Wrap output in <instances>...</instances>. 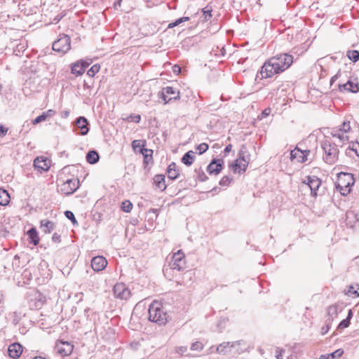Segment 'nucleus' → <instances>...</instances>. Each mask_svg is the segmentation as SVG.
Segmentation results:
<instances>
[{
	"label": "nucleus",
	"instance_id": "obj_1",
	"mask_svg": "<svg viewBox=\"0 0 359 359\" xmlns=\"http://www.w3.org/2000/svg\"><path fill=\"white\" fill-rule=\"evenodd\" d=\"M293 62V56L287 53L276 55L266 60L262 67V77L269 78L288 69Z\"/></svg>",
	"mask_w": 359,
	"mask_h": 359
},
{
	"label": "nucleus",
	"instance_id": "obj_2",
	"mask_svg": "<svg viewBox=\"0 0 359 359\" xmlns=\"http://www.w3.org/2000/svg\"><path fill=\"white\" fill-rule=\"evenodd\" d=\"M149 319L160 325H165L167 322V314L163 310L162 305L157 301H154L149 308Z\"/></svg>",
	"mask_w": 359,
	"mask_h": 359
},
{
	"label": "nucleus",
	"instance_id": "obj_3",
	"mask_svg": "<svg viewBox=\"0 0 359 359\" xmlns=\"http://www.w3.org/2000/svg\"><path fill=\"white\" fill-rule=\"evenodd\" d=\"M321 147L325 153L324 161L330 165L335 163L338 160L339 153L337 144H332L330 141L325 140L322 143Z\"/></svg>",
	"mask_w": 359,
	"mask_h": 359
},
{
	"label": "nucleus",
	"instance_id": "obj_4",
	"mask_svg": "<svg viewBox=\"0 0 359 359\" xmlns=\"http://www.w3.org/2000/svg\"><path fill=\"white\" fill-rule=\"evenodd\" d=\"M354 184V179L352 174L341 172L338 176L336 183L337 189L343 196H346L351 191V187Z\"/></svg>",
	"mask_w": 359,
	"mask_h": 359
},
{
	"label": "nucleus",
	"instance_id": "obj_5",
	"mask_svg": "<svg viewBox=\"0 0 359 359\" xmlns=\"http://www.w3.org/2000/svg\"><path fill=\"white\" fill-rule=\"evenodd\" d=\"M351 130L350 121L345 120L342 123L341 126H339V129L334 130L331 135L333 137H337L339 139V142L342 144L346 141H348L349 136L347 135Z\"/></svg>",
	"mask_w": 359,
	"mask_h": 359
},
{
	"label": "nucleus",
	"instance_id": "obj_6",
	"mask_svg": "<svg viewBox=\"0 0 359 359\" xmlns=\"http://www.w3.org/2000/svg\"><path fill=\"white\" fill-rule=\"evenodd\" d=\"M70 48L71 39L66 34L60 35V38L53 43V50L62 54L67 53Z\"/></svg>",
	"mask_w": 359,
	"mask_h": 359
},
{
	"label": "nucleus",
	"instance_id": "obj_7",
	"mask_svg": "<svg viewBox=\"0 0 359 359\" xmlns=\"http://www.w3.org/2000/svg\"><path fill=\"white\" fill-rule=\"evenodd\" d=\"M79 186V180L77 178L69 179L62 184L60 191L65 195L72 194Z\"/></svg>",
	"mask_w": 359,
	"mask_h": 359
},
{
	"label": "nucleus",
	"instance_id": "obj_8",
	"mask_svg": "<svg viewBox=\"0 0 359 359\" xmlns=\"http://www.w3.org/2000/svg\"><path fill=\"white\" fill-rule=\"evenodd\" d=\"M161 97L164 100L165 104H166L172 99H180V92L172 87L167 86L163 88L161 92Z\"/></svg>",
	"mask_w": 359,
	"mask_h": 359
},
{
	"label": "nucleus",
	"instance_id": "obj_9",
	"mask_svg": "<svg viewBox=\"0 0 359 359\" xmlns=\"http://www.w3.org/2000/svg\"><path fill=\"white\" fill-rule=\"evenodd\" d=\"M114 294L120 299H128L130 296V290L123 283H117L114 286Z\"/></svg>",
	"mask_w": 359,
	"mask_h": 359
},
{
	"label": "nucleus",
	"instance_id": "obj_10",
	"mask_svg": "<svg viewBox=\"0 0 359 359\" xmlns=\"http://www.w3.org/2000/svg\"><path fill=\"white\" fill-rule=\"evenodd\" d=\"M73 345L67 341H59L55 344V349L57 353L66 356L72 352Z\"/></svg>",
	"mask_w": 359,
	"mask_h": 359
},
{
	"label": "nucleus",
	"instance_id": "obj_11",
	"mask_svg": "<svg viewBox=\"0 0 359 359\" xmlns=\"http://www.w3.org/2000/svg\"><path fill=\"white\" fill-rule=\"evenodd\" d=\"M184 255L182 250H178L173 255L172 269L177 271L183 270L185 267Z\"/></svg>",
	"mask_w": 359,
	"mask_h": 359
},
{
	"label": "nucleus",
	"instance_id": "obj_12",
	"mask_svg": "<svg viewBox=\"0 0 359 359\" xmlns=\"http://www.w3.org/2000/svg\"><path fill=\"white\" fill-rule=\"evenodd\" d=\"M224 167V160L213 159L207 168V171L210 175H218Z\"/></svg>",
	"mask_w": 359,
	"mask_h": 359
},
{
	"label": "nucleus",
	"instance_id": "obj_13",
	"mask_svg": "<svg viewBox=\"0 0 359 359\" xmlns=\"http://www.w3.org/2000/svg\"><path fill=\"white\" fill-rule=\"evenodd\" d=\"M306 185L310 188L311 194L316 196L317 191L321 185V180L316 176H309Z\"/></svg>",
	"mask_w": 359,
	"mask_h": 359
},
{
	"label": "nucleus",
	"instance_id": "obj_14",
	"mask_svg": "<svg viewBox=\"0 0 359 359\" xmlns=\"http://www.w3.org/2000/svg\"><path fill=\"white\" fill-rule=\"evenodd\" d=\"M339 90L341 92L346 91L355 93L359 91V84L357 80L353 81L351 79H349L345 83L339 84Z\"/></svg>",
	"mask_w": 359,
	"mask_h": 359
},
{
	"label": "nucleus",
	"instance_id": "obj_15",
	"mask_svg": "<svg viewBox=\"0 0 359 359\" xmlns=\"http://www.w3.org/2000/svg\"><path fill=\"white\" fill-rule=\"evenodd\" d=\"M107 265L106 259L102 256H97L91 260V267L95 271H102Z\"/></svg>",
	"mask_w": 359,
	"mask_h": 359
},
{
	"label": "nucleus",
	"instance_id": "obj_16",
	"mask_svg": "<svg viewBox=\"0 0 359 359\" xmlns=\"http://www.w3.org/2000/svg\"><path fill=\"white\" fill-rule=\"evenodd\" d=\"M22 345L17 342L11 344L8 348V355L13 359L18 358L22 353Z\"/></svg>",
	"mask_w": 359,
	"mask_h": 359
},
{
	"label": "nucleus",
	"instance_id": "obj_17",
	"mask_svg": "<svg viewBox=\"0 0 359 359\" xmlns=\"http://www.w3.org/2000/svg\"><path fill=\"white\" fill-rule=\"evenodd\" d=\"M50 161L47 158L38 156L34 161L35 168L41 171H47L50 168Z\"/></svg>",
	"mask_w": 359,
	"mask_h": 359
},
{
	"label": "nucleus",
	"instance_id": "obj_18",
	"mask_svg": "<svg viewBox=\"0 0 359 359\" xmlns=\"http://www.w3.org/2000/svg\"><path fill=\"white\" fill-rule=\"evenodd\" d=\"M309 153V150H300L296 147L294 150L291 151L290 158L292 160L297 159L298 162H305L307 160V154Z\"/></svg>",
	"mask_w": 359,
	"mask_h": 359
},
{
	"label": "nucleus",
	"instance_id": "obj_19",
	"mask_svg": "<svg viewBox=\"0 0 359 359\" xmlns=\"http://www.w3.org/2000/svg\"><path fill=\"white\" fill-rule=\"evenodd\" d=\"M89 63H85L83 61L75 62L72 66V73L76 76L82 75Z\"/></svg>",
	"mask_w": 359,
	"mask_h": 359
},
{
	"label": "nucleus",
	"instance_id": "obj_20",
	"mask_svg": "<svg viewBox=\"0 0 359 359\" xmlns=\"http://www.w3.org/2000/svg\"><path fill=\"white\" fill-rule=\"evenodd\" d=\"M75 124L78 128L81 129L80 134L81 135H86L88 134L89 131L88 121L84 116H80L76 118Z\"/></svg>",
	"mask_w": 359,
	"mask_h": 359
},
{
	"label": "nucleus",
	"instance_id": "obj_21",
	"mask_svg": "<svg viewBox=\"0 0 359 359\" xmlns=\"http://www.w3.org/2000/svg\"><path fill=\"white\" fill-rule=\"evenodd\" d=\"M154 183L161 191H164L166 189V184L165 181V175H156L154 177Z\"/></svg>",
	"mask_w": 359,
	"mask_h": 359
},
{
	"label": "nucleus",
	"instance_id": "obj_22",
	"mask_svg": "<svg viewBox=\"0 0 359 359\" xmlns=\"http://www.w3.org/2000/svg\"><path fill=\"white\" fill-rule=\"evenodd\" d=\"M339 313V307L337 305H332L327 308V322L332 323L335 318L337 317Z\"/></svg>",
	"mask_w": 359,
	"mask_h": 359
},
{
	"label": "nucleus",
	"instance_id": "obj_23",
	"mask_svg": "<svg viewBox=\"0 0 359 359\" xmlns=\"http://www.w3.org/2000/svg\"><path fill=\"white\" fill-rule=\"evenodd\" d=\"M40 224V227L45 233H50L55 228V224L48 219L41 220Z\"/></svg>",
	"mask_w": 359,
	"mask_h": 359
},
{
	"label": "nucleus",
	"instance_id": "obj_24",
	"mask_svg": "<svg viewBox=\"0 0 359 359\" xmlns=\"http://www.w3.org/2000/svg\"><path fill=\"white\" fill-rule=\"evenodd\" d=\"M168 178L170 180H175L179 175V172L177 170V165L175 163H171L167 170Z\"/></svg>",
	"mask_w": 359,
	"mask_h": 359
},
{
	"label": "nucleus",
	"instance_id": "obj_25",
	"mask_svg": "<svg viewBox=\"0 0 359 359\" xmlns=\"http://www.w3.org/2000/svg\"><path fill=\"white\" fill-rule=\"evenodd\" d=\"M27 236L29 237L30 243H32L34 245H36L39 244V238L38 233L34 228H31L27 231Z\"/></svg>",
	"mask_w": 359,
	"mask_h": 359
},
{
	"label": "nucleus",
	"instance_id": "obj_26",
	"mask_svg": "<svg viewBox=\"0 0 359 359\" xmlns=\"http://www.w3.org/2000/svg\"><path fill=\"white\" fill-rule=\"evenodd\" d=\"M237 160L242 161L245 163H249L250 156L248 154L247 148L245 145H242L238 152V158Z\"/></svg>",
	"mask_w": 359,
	"mask_h": 359
},
{
	"label": "nucleus",
	"instance_id": "obj_27",
	"mask_svg": "<svg viewBox=\"0 0 359 359\" xmlns=\"http://www.w3.org/2000/svg\"><path fill=\"white\" fill-rule=\"evenodd\" d=\"M100 156L96 151H90L86 155V161L90 164H95L99 161Z\"/></svg>",
	"mask_w": 359,
	"mask_h": 359
},
{
	"label": "nucleus",
	"instance_id": "obj_28",
	"mask_svg": "<svg viewBox=\"0 0 359 359\" xmlns=\"http://www.w3.org/2000/svg\"><path fill=\"white\" fill-rule=\"evenodd\" d=\"M248 163L242 161L236 160L233 165V170L234 172H240L245 171L248 167Z\"/></svg>",
	"mask_w": 359,
	"mask_h": 359
},
{
	"label": "nucleus",
	"instance_id": "obj_29",
	"mask_svg": "<svg viewBox=\"0 0 359 359\" xmlns=\"http://www.w3.org/2000/svg\"><path fill=\"white\" fill-rule=\"evenodd\" d=\"M194 152L193 151H189L182 158V162L186 165H191L194 159Z\"/></svg>",
	"mask_w": 359,
	"mask_h": 359
},
{
	"label": "nucleus",
	"instance_id": "obj_30",
	"mask_svg": "<svg viewBox=\"0 0 359 359\" xmlns=\"http://www.w3.org/2000/svg\"><path fill=\"white\" fill-rule=\"evenodd\" d=\"M10 201V196L8 191L4 189H0V205H6Z\"/></svg>",
	"mask_w": 359,
	"mask_h": 359
},
{
	"label": "nucleus",
	"instance_id": "obj_31",
	"mask_svg": "<svg viewBox=\"0 0 359 359\" xmlns=\"http://www.w3.org/2000/svg\"><path fill=\"white\" fill-rule=\"evenodd\" d=\"M354 152L358 156H359V142H351L348 147L346 150V155H351V152Z\"/></svg>",
	"mask_w": 359,
	"mask_h": 359
},
{
	"label": "nucleus",
	"instance_id": "obj_32",
	"mask_svg": "<svg viewBox=\"0 0 359 359\" xmlns=\"http://www.w3.org/2000/svg\"><path fill=\"white\" fill-rule=\"evenodd\" d=\"M140 151L144 156V163H148V162L152 159V154H153L152 149H149L143 147V148L140 149Z\"/></svg>",
	"mask_w": 359,
	"mask_h": 359
},
{
	"label": "nucleus",
	"instance_id": "obj_33",
	"mask_svg": "<svg viewBox=\"0 0 359 359\" xmlns=\"http://www.w3.org/2000/svg\"><path fill=\"white\" fill-rule=\"evenodd\" d=\"M356 221L359 220V217L358 215L355 213L354 211H348L346 213V223L350 225L351 227L354 226L353 220Z\"/></svg>",
	"mask_w": 359,
	"mask_h": 359
},
{
	"label": "nucleus",
	"instance_id": "obj_34",
	"mask_svg": "<svg viewBox=\"0 0 359 359\" xmlns=\"http://www.w3.org/2000/svg\"><path fill=\"white\" fill-rule=\"evenodd\" d=\"M344 351L341 349H338L332 353L327 355H322L319 359H335L342 355Z\"/></svg>",
	"mask_w": 359,
	"mask_h": 359
},
{
	"label": "nucleus",
	"instance_id": "obj_35",
	"mask_svg": "<svg viewBox=\"0 0 359 359\" xmlns=\"http://www.w3.org/2000/svg\"><path fill=\"white\" fill-rule=\"evenodd\" d=\"M232 347V346H230L229 342H224L221 344H219L217 348L216 351L217 353L219 354H226L227 351H230V348Z\"/></svg>",
	"mask_w": 359,
	"mask_h": 359
},
{
	"label": "nucleus",
	"instance_id": "obj_36",
	"mask_svg": "<svg viewBox=\"0 0 359 359\" xmlns=\"http://www.w3.org/2000/svg\"><path fill=\"white\" fill-rule=\"evenodd\" d=\"M347 57L353 62H357L359 60V51L353 50L347 52Z\"/></svg>",
	"mask_w": 359,
	"mask_h": 359
},
{
	"label": "nucleus",
	"instance_id": "obj_37",
	"mask_svg": "<svg viewBox=\"0 0 359 359\" xmlns=\"http://www.w3.org/2000/svg\"><path fill=\"white\" fill-rule=\"evenodd\" d=\"M133 208V204L129 201H124L121 204V209L126 212H130Z\"/></svg>",
	"mask_w": 359,
	"mask_h": 359
},
{
	"label": "nucleus",
	"instance_id": "obj_38",
	"mask_svg": "<svg viewBox=\"0 0 359 359\" xmlns=\"http://www.w3.org/2000/svg\"><path fill=\"white\" fill-rule=\"evenodd\" d=\"M202 11H203V15H204V20L205 21H208V20H210V18L212 17V15H211L212 7L207 6L206 7L203 8Z\"/></svg>",
	"mask_w": 359,
	"mask_h": 359
},
{
	"label": "nucleus",
	"instance_id": "obj_39",
	"mask_svg": "<svg viewBox=\"0 0 359 359\" xmlns=\"http://www.w3.org/2000/svg\"><path fill=\"white\" fill-rule=\"evenodd\" d=\"M203 347H204V346H203V343L197 341L192 343V344L191 346V350L196 351H200L203 350Z\"/></svg>",
	"mask_w": 359,
	"mask_h": 359
},
{
	"label": "nucleus",
	"instance_id": "obj_40",
	"mask_svg": "<svg viewBox=\"0 0 359 359\" xmlns=\"http://www.w3.org/2000/svg\"><path fill=\"white\" fill-rule=\"evenodd\" d=\"M100 65H94L92 66L87 72V74L89 76H94L96 73H97L100 70Z\"/></svg>",
	"mask_w": 359,
	"mask_h": 359
},
{
	"label": "nucleus",
	"instance_id": "obj_41",
	"mask_svg": "<svg viewBox=\"0 0 359 359\" xmlns=\"http://www.w3.org/2000/svg\"><path fill=\"white\" fill-rule=\"evenodd\" d=\"M208 144L206 143H201L198 145L196 150L198 151L199 154H202L205 152L208 149Z\"/></svg>",
	"mask_w": 359,
	"mask_h": 359
},
{
	"label": "nucleus",
	"instance_id": "obj_42",
	"mask_svg": "<svg viewBox=\"0 0 359 359\" xmlns=\"http://www.w3.org/2000/svg\"><path fill=\"white\" fill-rule=\"evenodd\" d=\"M231 181V178L230 177L224 176L220 180L219 184L223 187L228 186L230 184Z\"/></svg>",
	"mask_w": 359,
	"mask_h": 359
},
{
	"label": "nucleus",
	"instance_id": "obj_43",
	"mask_svg": "<svg viewBox=\"0 0 359 359\" xmlns=\"http://www.w3.org/2000/svg\"><path fill=\"white\" fill-rule=\"evenodd\" d=\"M65 215L67 219H70L72 222L73 224L77 223L74 215L72 211L67 210L65 211Z\"/></svg>",
	"mask_w": 359,
	"mask_h": 359
},
{
	"label": "nucleus",
	"instance_id": "obj_44",
	"mask_svg": "<svg viewBox=\"0 0 359 359\" xmlns=\"http://www.w3.org/2000/svg\"><path fill=\"white\" fill-rule=\"evenodd\" d=\"M46 119L45 118V116L43 114H41L40 116H37L36 118L32 120V124L36 125L42 121H45Z\"/></svg>",
	"mask_w": 359,
	"mask_h": 359
},
{
	"label": "nucleus",
	"instance_id": "obj_45",
	"mask_svg": "<svg viewBox=\"0 0 359 359\" xmlns=\"http://www.w3.org/2000/svg\"><path fill=\"white\" fill-rule=\"evenodd\" d=\"M350 324V320L348 319H344L340 322L338 325V329H344L348 327Z\"/></svg>",
	"mask_w": 359,
	"mask_h": 359
},
{
	"label": "nucleus",
	"instance_id": "obj_46",
	"mask_svg": "<svg viewBox=\"0 0 359 359\" xmlns=\"http://www.w3.org/2000/svg\"><path fill=\"white\" fill-rule=\"evenodd\" d=\"M141 119V116L139 114L131 115L128 118V120L131 122L139 123Z\"/></svg>",
	"mask_w": 359,
	"mask_h": 359
},
{
	"label": "nucleus",
	"instance_id": "obj_47",
	"mask_svg": "<svg viewBox=\"0 0 359 359\" xmlns=\"http://www.w3.org/2000/svg\"><path fill=\"white\" fill-rule=\"evenodd\" d=\"M46 119L48 118L53 117L55 114V111L53 109H48L46 111L43 112Z\"/></svg>",
	"mask_w": 359,
	"mask_h": 359
},
{
	"label": "nucleus",
	"instance_id": "obj_48",
	"mask_svg": "<svg viewBox=\"0 0 359 359\" xmlns=\"http://www.w3.org/2000/svg\"><path fill=\"white\" fill-rule=\"evenodd\" d=\"M285 352L284 350L276 348V357L277 359H283V353Z\"/></svg>",
	"mask_w": 359,
	"mask_h": 359
},
{
	"label": "nucleus",
	"instance_id": "obj_49",
	"mask_svg": "<svg viewBox=\"0 0 359 359\" xmlns=\"http://www.w3.org/2000/svg\"><path fill=\"white\" fill-rule=\"evenodd\" d=\"M187 351V346H179L176 348V353L180 354L181 355H183L186 351Z\"/></svg>",
	"mask_w": 359,
	"mask_h": 359
},
{
	"label": "nucleus",
	"instance_id": "obj_50",
	"mask_svg": "<svg viewBox=\"0 0 359 359\" xmlns=\"http://www.w3.org/2000/svg\"><path fill=\"white\" fill-rule=\"evenodd\" d=\"M331 324L332 323H329L328 322H327V320L325 321V325L322 327V334H326L329 331V330L331 327Z\"/></svg>",
	"mask_w": 359,
	"mask_h": 359
},
{
	"label": "nucleus",
	"instance_id": "obj_51",
	"mask_svg": "<svg viewBox=\"0 0 359 359\" xmlns=\"http://www.w3.org/2000/svg\"><path fill=\"white\" fill-rule=\"evenodd\" d=\"M132 147L134 149H135L137 147H140L141 148H143L144 147V144H140V140H134L132 142Z\"/></svg>",
	"mask_w": 359,
	"mask_h": 359
},
{
	"label": "nucleus",
	"instance_id": "obj_52",
	"mask_svg": "<svg viewBox=\"0 0 359 359\" xmlns=\"http://www.w3.org/2000/svg\"><path fill=\"white\" fill-rule=\"evenodd\" d=\"M8 128H5L2 125L0 126V137H4L6 135L8 132Z\"/></svg>",
	"mask_w": 359,
	"mask_h": 359
},
{
	"label": "nucleus",
	"instance_id": "obj_53",
	"mask_svg": "<svg viewBox=\"0 0 359 359\" xmlns=\"http://www.w3.org/2000/svg\"><path fill=\"white\" fill-rule=\"evenodd\" d=\"M52 240L55 243H59L60 241V236L58 233H55L52 236Z\"/></svg>",
	"mask_w": 359,
	"mask_h": 359
},
{
	"label": "nucleus",
	"instance_id": "obj_54",
	"mask_svg": "<svg viewBox=\"0 0 359 359\" xmlns=\"http://www.w3.org/2000/svg\"><path fill=\"white\" fill-rule=\"evenodd\" d=\"M189 20V17H182L179 19H177L175 22L177 23V25L183 22L188 21Z\"/></svg>",
	"mask_w": 359,
	"mask_h": 359
},
{
	"label": "nucleus",
	"instance_id": "obj_55",
	"mask_svg": "<svg viewBox=\"0 0 359 359\" xmlns=\"http://www.w3.org/2000/svg\"><path fill=\"white\" fill-rule=\"evenodd\" d=\"M271 113V109L270 108H267V109H265L262 113V117H266L268 116Z\"/></svg>",
	"mask_w": 359,
	"mask_h": 359
},
{
	"label": "nucleus",
	"instance_id": "obj_56",
	"mask_svg": "<svg viewBox=\"0 0 359 359\" xmlns=\"http://www.w3.org/2000/svg\"><path fill=\"white\" fill-rule=\"evenodd\" d=\"M232 145L231 144L226 146L224 149V155L226 156L228 153H229L231 151Z\"/></svg>",
	"mask_w": 359,
	"mask_h": 359
},
{
	"label": "nucleus",
	"instance_id": "obj_57",
	"mask_svg": "<svg viewBox=\"0 0 359 359\" xmlns=\"http://www.w3.org/2000/svg\"><path fill=\"white\" fill-rule=\"evenodd\" d=\"M173 72L179 74L181 72V67L179 65H174L172 67Z\"/></svg>",
	"mask_w": 359,
	"mask_h": 359
},
{
	"label": "nucleus",
	"instance_id": "obj_58",
	"mask_svg": "<svg viewBox=\"0 0 359 359\" xmlns=\"http://www.w3.org/2000/svg\"><path fill=\"white\" fill-rule=\"evenodd\" d=\"M121 1L122 0H116L115 2H114V7L116 8L117 6H121Z\"/></svg>",
	"mask_w": 359,
	"mask_h": 359
},
{
	"label": "nucleus",
	"instance_id": "obj_59",
	"mask_svg": "<svg viewBox=\"0 0 359 359\" xmlns=\"http://www.w3.org/2000/svg\"><path fill=\"white\" fill-rule=\"evenodd\" d=\"M338 76H339V74H337L335 76H334L331 79V80H330L331 83H332L333 82H334V81H335V80H337V79Z\"/></svg>",
	"mask_w": 359,
	"mask_h": 359
},
{
	"label": "nucleus",
	"instance_id": "obj_60",
	"mask_svg": "<svg viewBox=\"0 0 359 359\" xmlns=\"http://www.w3.org/2000/svg\"><path fill=\"white\" fill-rule=\"evenodd\" d=\"M177 25V23H176V22H175L170 23L169 25H168V27L171 28V27H175Z\"/></svg>",
	"mask_w": 359,
	"mask_h": 359
},
{
	"label": "nucleus",
	"instance_id": "obj_61",
	"mask_svg": "<svg viewBox=\"0 0 359 359\" xmlns=\"http://www.w3.org/2000/svg\"><path fill=\"white\" fill-rule=\"evenodd\" d=\"M353 290V287H351L350 289L348 290V293H351V294H355L356 293V291L355 290Z\"/></svg>",
	"mask_w": 359,
	"mask_h": 359
},
{
	"label": "nucleus",
	"instance_id": "obj_62",
	"mask_svg": "<svg viewBox=\"0 0 359 359\" xmlns=\"http://www.w3.org/2000/svg\"><path fill=\"white\" fill-rule=\"evenodd\" d=\"M351 316H352V311H351V310H349L347 318L346 319H348L350 320V318H351Z\"/></svg>",
	"mask_w": 359,
	"mask_h": 359
},
{
	"label": "nucleus",
	"instance_id": "obj_63",
	"mask_svg": "<svg viewBox=\"0 0 359 359\" xmlns=\"http://www.w3.org/2000/svg\"><path fill=\"white\" fill-rule=\"evenodd\" d=\"M33 359H45L44 358H42V357H35Z\"/></svg>",
	"mask_w": 359,
	"mask_h": 359
},
{
	"label": "nucleus",
	"instance_id": "obj_64",
	"mask_svg": "<svg viewBox=\"0 0 359 359\" xmlns=\"http://www.w3.org/2000/svg\"><path fill=\"white\" fill-rule=\"evenodd\" d=\"M65 116H66V117H67V116H68V115H69V112H68V111H65Z\"/></svg>",
	"mask_w": 359,
	"mask_h": 359
}]
</instances>
